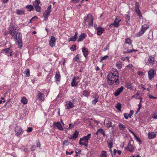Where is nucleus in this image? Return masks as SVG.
Segmentation results:
<instances>
[{
  "label": "nucleus",
  "instance_id": "nucleus-1",
  "mask_svg": "<svg viewBox=\"0 0 157 157\" xmlns=\"http://www.w3.org/2000/svg\"><path fill=\"white\" fill-rule=\"evenodd\" d=\"M9 33L11 35L12 39H13L17 43L18 47L21 49L22 46L21 34L17 30L16 27L13 24L10 25Z\"/></svg>",
  "mask_w": 157,
  "mask_h": 157
},
{
  "label": "nucleus",
  "instance_id": "nucleus-2",
  "mask_svg": "<svg viewBox=\"0 0 157 157\" xmlns=\"http://www.w3.org/2000/svg\"><path fill=\"white\" fill-rule=\"evenodd\" d=\"M118 77V71L116 69H112L108 75L107 81L108 84L112 85L118 83L119 82Z\"/></svg>",
  "mask_w": 157,
  "mask_h": 157
},
{
  "label": "nucleus",
  "instance_id": "nucleus-3",
  "mask_svg": "<svg viewBox=\"0 0 157 157\" xmlns=\"http://www.w3.org/2000/svg\"><path fill=\"white\" fill-rule=\"evenodd\" d=\"M83 22L86 24L87 23L90 26H92L93 24V17L90 14H88L87 17H84Z\"/></svg>",
  "mask_w": 157,
  "mask_h": 157
},
{
  "label": "nucleus",
  "instance_id": "nucleus-4",
  "mask_svg": "<svg viewBox=\"0 0 157 157\" xmlns=\"http://www.w3.org/2000/svg\"><path fill=\"white\" fill-rule=\"evenodd\" d=\"M52 9V6L49 5L47 9L45 11L44 13L43 14V16L46 20L48 17L49 14L51 12Z\"/></svg>",
  "mask_w": 157,
  "mask_h": 157
},
{
  "label": "nucleus",
  "instance_id": "nucleus-5",
  "mask_svg": "<svg viewBox=\"0 0 157 157\" xmlns=\"http://www.w3.org/2000/svg\"><path fill=\"white\" fill-rule=\"evenodd\" d=\"M10 48L11 47L10 46L9 48L3 49L2 50V52L5 53L8 56H11L12 55V53H13V52Z\"/></svg>",
  "mask_w": 157,
  "mask_h": 157
},
{
  "label": "nucleus",
  "instance_id": "nucleus-6",
  "mask_svg": "<svg viewBox=\"0 0 157 157\" xmlns=\"http://www.w3.org/2000/svg\"><path fill=\"white\" fill-rule=\"evenodd\" d=\"M79 82V80L78 77L74 76L72 79V82L71 83V86L72 87L77 86Z\"/></svg>",
  "mask_w": 157,
  "mask_h": 157
},
{
  "label": "nucleus",
  "instance_id": "nucleus-7",
  "mask_svg": "<svg viewBox=\"0 0 157 157\" xmlns=\"http://www.w3.org/2000/svg\"><path fill=\"white\" fill-rule=\"evenodd\" d=\"M148 78L150 80L153 78L155 75V72L153 69H151L148 72Z\"/></svg>",
  "mask_w": 157,
  "mask_h": 157
},
{
  "label": "nucleus",
  "instance_id": "nucleus-8",
  "mask_svg": "<svg viewBox=\"0 0 157 157\" xmlns=\"http://www.w3.org/2000/svg\"><path fill=\"white\" fill-rule=\"evenodd\" d=\"M121 21V19H118L117 17H116L115 19L114 22L113 23L109 25V27L110 28H111L113 27V26L115 27H118L119 26V23Z\"/></svg>",
  "mask_w": 157,
  "mask_h": 157
},
{
  "label": "nucleus",
  "instance_id": "nucleus-9",
  "mask_svg": "<svg viewBox=\"0 0 157 157\" xmlns=\"http://www.w3.org/2000/svg\"><path fill=\"white\" fill-rule=\"evenodd\" d=\"M145 62L147 65H152L154 63L155 59L153 57L150 56L145 60Z\"/></svg>",
  "mask_w": 157,
  "mask_h": 157
},
{
  "label": "nucleus",
  "instance_id": "nucleus-10",
  "mask_svg": "<svg viewBox=\"0 0 157 157\" xmlns=\"http://www.w3.org/2000/svg\"><path fill=\"white\" fill-rule=\"evenodd\" d=\"M15 132L16 133L17 136H19L24 132V130L22 129L21 127L16 126L15 129Z\"/></svg>",
  "mask_w": 157,
  "mask_h": 157
},
{
  "label": "nucleus",
  "instance_id": "nucleus-11",
  "mask_svg": "<svg viewBox=\"0 0 157 157\" xmlns=\"http://www.w3.org/2000/svg\"><path fill=\"white\" fill-rule=\"evenodd\" d=\"M132 141L131 140L129 141L128 146L124 147L125 149H127L130 152H132L133 151L134 149V147L131 144Z\"/></svg>",
  "mask_w": 157,
  "mask_h": 157
},
{
  "label": "nucleus",
  "instance_id": "nucleus-12",
  "mask_svg": "<svg viewBox=\"0 0 157 157\" xmlns=\"http://www.w3.org/2000/svg\"><path fill=\"white\" fill-rule=\"evenodd\" d=\"M91 137V134H89L87 135L84 136L83 138H81V140H85V144H82L84 145L85 147H87L88 146V140Z\"/></svg>",
  "mask_w": 157,
  "mask_h": 157
},
{
  "label": "nucleus",
  "instance_id": "nucleus-13",
  "mask_svg": "<svg viewBox=\"0 0 157 157\" xmlns=\"http://www.w3.org/2000/svg\"><path fill=\"white\" fill-rule=\"evenodd\" d=\"M56 41L55 37L53 36H51L49 41V45L52 47H54L55 46Z\"/></svg>",
  "mask_w": 157,
  "mask_h": 157
},
{
  "label": "nucleus",
  "instance_id": "nucleus-14",
  "mask_svg": "<svg viewBox=\"0 0 157 157\" xmlns=\"http://www.w3.org/2000/svg\"><path fill=\"white\" fill-rule=\"evenodd\" d=\"M44 95L43 93H41L39 91L38 92L37 98L39 100L41 101H44Z\"/></svg>",
  "mask_w": 157,
  "mask_h": 157
},
{
  "label": "nucleus",
  "instance_id": "nucleus-15",
  "mask_svg": "<svg viewBox=\"0 0 157 157\" xmlns=\"http://www.w3.org/2000/svg\"><path fill=\"white\" fill-rule=\"evenodd\" d=\"M124 89V87L121 86L120 88H118L116 90L115 93L114 95L115 96H117L119 95L120 93L123 91Z\"/></svg>",
  "mask_w": 157,
  "mask_h": 157
},
{
  "label": "nucleus",
  "instance_id": "nucleus-16",
  "mask_svg": "<svg viewBox=\"0 0 157 157\" xmlns=\"http://www.w3.org/2000/svg\"><path fill=\"white\" fill-rule=\"evenodd\" d=\"M87 35L85 33H82L79 36L77 40L78 42H80L83 40L86 36Z\"/></svg>",
  "mask_w": 157,
  "mask_h": 157
},
{
  "label": "nucleus",
  "instance_id": "nucleus-17",
  "mask_svg": "<svg viewBox=\"0 0 157 157\" xmlns=\"http://www.w3.org/2000/svg\"><path fill=\"white\" fill-rule=\"evenodd\" d=\"M78 33L77 32L75 33V34L74 36H72L68 39V41L70 42L75 41L77 38V36L78 35Z\"/></svg>",
  "mask_w": 157,
  "mask_h": 157
},
{
  "label": "nucleus",
  "instance_id": "nucleus-18",
  "mask_svg": "<svg viewBox=\"0 0 157 157\" xmlns=\"http://www.w3.org/2000/svg\"><path fill=\"white\" fill-rule=\"evenodd\" d=\"M53 125L57 127L59 130H63V129L61 124L59 122H54Z\"/></svg>",
  "mask_w": 157,
  "mask_h": 157
},
{
  "label": "nucleus",
  "instance_id": "nucleus-19",
  "mask_svg": "<svg viewBox=\"0 0 157 157\" xmlns=\"http://www.w3.org/2000/svg\"><path fill=\"white\" fill-rule=\"evenodd\" d=\"M65 106L67 108H71L74 107V105L71 101H67L66 103Z\"/></svg>",
  "mask_w": 157,
  "mask_h": 157
},
{
  "label": "nucleus",
  "instance_id": "nucleus-20",
  "mask_svg": "<svg viewBox=\"0 0 157 157\" xmlns=\"http://www.w3.org/2000/svg\"><path fill=\"white\" fill-rule=\"evenodd\" d=\"M148 138L149 139H152L155 138L156 136L155 133L152 132H149L148 133Z\"/></svg>",
  "mask_w": 157,
  "mask_h": 157
},
{
  "label": "nucleus",
  "instance_id": "nucleus-21",
  "mask_svg": "<svg viewBox=\"0 0 157 157\" xmlns=\"http://www.w3.org/2000/svg\"><path fill=\"white\" fill-rule=\"evenodd\" d=\"M97 34L98 35H101L104 31V29L100 27L98 28L97 29Z\"/></svg>",
  "mask_w": 157,
  "mask_h": 157
},
{
  "label": "nucleus",
  "instance_id": "nucleus-22",
  "mask_svg": "<svg viewBox=\"0 0 157 157\" xmlns=\"http://www.w3.org/2000/svg\"><path fill=\"white\" fill-rule=\"evenodd\" d=\"M82 51L84 56L86 57L88 55V49L85 48H82Z\"/></svg>",
  "mask_w": 157,
  "mask_h": 157
},
{
  "label": "nucleus",
  "instance_id": "nucleus-23",
  "mask_svg": "<svg viewBox=\"0 0 157 157\" xmlns=\"http://www.w3.org/2000/svg\"><path fill=\"white\" fill-rule=\"evenodd\" d=\"M149 25L147 24H144L143 23H142L141 29H144L145 31L149 28Z\"/></svg>",
  "mask_w": 157,
  "mask_h": 157
},
{
  "label": "nucleus",
  "instance_id": "nucleus-24",
  "mask_svg": "<svg viewBox=\"0 0 157 157\" xmlns=\"http://www.w3.org/2000/svg\"><path fill=\"white\" fill-rule=\"evenodd\" d=\"M16 14L18 15H22L25 14V11L23 10H16Z\"/></svg>",
  "mask_w": 157,
  "mask_h": 157
},
{
  "label": "nucleus",
  "instance_id": "nucleus-25",
  "mask_svg": "<svg viewBox=\"0 0 157 157\" xmlns=\"http://www.w3.org/2000/svg\"><path fill=\"white\" fill-rule=\"evenodd\" d=\"M26 7L28 10L29 11L33 10L34 9L33 6L31 5L26 6Z\"/></svg>",
  "mask_w": 157,
  "mask_h": 157
},
{
  "label": "nucleus",
  "instance_id": "nucleus-26",
  "mask_svg": "<svg viewBox=\"0 0 157 157\" xmlns=\"http://www.w3.org/2000/svg\"><path fill=\"white\" fill-rule=\"evenodd\" d=\"M21 102L24 104H26L28 102V100L25 97H22L21 100Z\"/></svg>",
  "mask_w": 157,
  "mask_h": 157
},
{
  "label": "nucleus",
  "instance_id": "nucleus-27",
  "mask_svg": "<svg viewBox=\"0 0 157 157\" xmlns=\"http://www.w3.org/2000/svg\"><path fill=\"white\" fill-rule=\"evenodd\" d=\"M40 3V1L39 0H36L33 3V6L34 7L39 6Z\"/></svg>",
  "mask_w": 157,
  "mask_h": 157
},
{
  "label": "nucleus",
  "instance_id": "nucleus-28",
  "mask_svg": "<svg viewBox=\"0 0 157 157\" xmlns=\"http://www.w3.org/2000/svg\"><path fill=\"white\" fill-rule=\"evenodd\" d=\"M99 157H107L106 151H102Z\"/></svg>",
  "mask_w": 157,
  "mask_h": 157
},
{
  "label": "nucleus",
  "instance_id": "nucleus-29",
  "mask_svg": "<svg viewBox=\"0 0 157 157\" xmlns=\"http://www.w3.org/2000/svg\"><path fill=\"white\" fill-rule=\"evenodd\" d=\"M125 43L128 44L129 45H131L132 46V41L129 38H127L125 39Z\"/></svg>",
  "mask_w": 157,
  "mask_h": 157
},
{
  "label": "nucleus",
  "instance_id": "nucleus-30",
  "mask_svg": "<svg viewBox=\"0 0 157 157\" xmlns=\"http://www.w3.org/2000/svg\"><path fill=\"white\" fill-rule=\"evenodd\" d=\"M113 143L112 142H110L108 144V146L109 148L110 151L112 154L113 153H112V150L111 149V148L113 147Z\"/></svg>",
  "mask_w": 157,
  "mask_h": 157
},
{
  "label": "nucleus",
  "instance_id": "nucleus-31",
  "mask_svg": "<svg viewBox=\"0 0 157 157\" xmlns=\"http://www.w3.org/2000/svg\"><path fill=\"white\" fill-rule=\"evenodd\" d=\"M82 94L83 96L88 97L90 94V93L87 90H84L83 91Z\"/></svg>",
  "mask_w": 157,
  "mask_h": 157
},
{
  "label": "nucleus",
  "instance_id": "nucleus-32",
  "mask_svg": "<svg viewBox=\"0 0 157 157\" xmlns=\"http://www.w3.org/2000/svg\"><path fill=\"white\" fill-rule=\"evenodd\" d=\"M60 78V75L59 73H56L55 78V79L56 80V81H59Z\"/></svg>",
  "mask_w": 157,
  "mask_h": 157
},
{
  "label": "nucleus",
  "instance_id": "nucleus-33",
  "mask_svg": "<svg viewBox=\"0 0 157 157\" xmlns=\"http://www.w3.org/2000/svg\"><path fill=\"white\" fill-rule=\"evenodd\" d=\"M135 11L137 13L138 16L139 17V18L140 19H142V16L141 14L140 10H136Z\"/></svg>",
  "mask_w": 157,
  "mask_h": 157
},
{
  "label": "nucleus",
  "instance_id": "nucleus-34",
  "mask_svg": "<svg viewBox=\"0 0 157 157\" xmlns=\"http://www.w3.org/2000/svg\"><path fill=\"white\" fill-rule=\"evenodd\" d=\"M78 134V132L75 130L73 135L72 136V137L74 138V139H76L77 137Z\"/></svg>",
  "mask_w": 157,
  "mask_h": 157
},
{
  "label": "nucleus",
  "instance_id": "nucleus-35",
  "mask_svg": "<svg viewBox=\"0 0 157 157\" xmlns=\"http://www.w3.org/2000/svg\"><path fill=\"white\" fill-rule=\"evenodd\" d=\"M145 32V31L141 29V30L137 33V36H142Z\"/></svg>",
  "mask_w": 157,
  "mask_h": 157
},
{
  "label": "nucleus",
  "instance_id": "nucleus-36",
  "mask_svg": "<svg viewBox=\"0 0 157 157\" xmlns=\"http://www.w3.org/2000/svg\"><path fill=\"white\" fill-rule=\"evenodd\" d=\"M106 127L108 128L110 127H112L113 126L112 125V121H108L106 124Z\"/></svg>",
  "mask_w": 157,
  "mask_h": 157
},
{
  "label": "nucleus",
  "instance_id": "nucleus-37",
  "mask_svg": "<svg viewBox=\"0 0 157 157\" xmlns=\"http://www.w3.org/2000/svg\"><path fill=\"white\" fill-rule=\"evenodd\" d=\"M119 128L120 130H124L125 128V126L122 124L120 123L119 125Z\"/></svg>",
  "mask_w": 157,
  "mask_h": 157
},
{
  "label": "nucleus",
  "instance_id": "nucleus-38",
  "mask_svg": "<svg viewBox=\"0 0 157 157\" xmlns=\"http://www.w3.org/2000/svg\"><path fill=\"white\" fill-rule=\"evenodd\" d=\"M98 97L97 96L94 99L92 100V103L93 104L95 105L98 101Z\"/></svg>",
  "mask_w": 157,
  "mask_h": 157
},
{
  "label": "nucleus",
  "instance_id": "nucleus-39",
  "mask_svg": "<svg viewBox=\"0 0 157 157\" xmlns=\"http://www.w3.org/2000/svg\"><path fill=\"white\" fill-rule=\"evenodd\" d=\"M116 66L118 69H120L122 67L121 63L120 62H117V63Z\"/></svg>",
  "mask_w": 157,
  "mask_h": 157
},
{
  "label": "nucleus",
  "instance_id": "nucleus-40",
  "mask_svg": "<svg viewBox=\"0 0 157 157\" xmlns=\"http://www.w3.org/2000/svg\"><path fill=\"white\" fill-rule=\"evenodd\" d=\"M70 49L72 51H74L76 50V46L75 45H73L70 48Z\"/></svg>",
  "mask_w": 157,
  "mask_h": 157
},
{
  "label": "nucleus",
  "instance_id": "nucleus-41",
  "mask_svg": "<svg viewBox=\"0 0 157 157\" xmlns=\"http://www.w3.org/2000/svg\"><path fill=\"white\" fill-rule=\"evenodd\" d=\"M109 56H108L106 55L105 56H104L101 57V59L100 61V62H101L103 60H106L108 58Z\"/></svg>",
  "mask_w": 157,
  "mask_h": 157
},
{
  "label": "nucleus",
  "instance_id": "nucleus-42",
  "mask_svg": "<svg viewBox=\"0 0 157 157\" xmlns=\"http://www.w3.org/2000/svg\"><path fill=\"white\" fill-rule=\"evenodd\" d=\"M69 142L67 140H65L63 143V145L67 146L69 144Z\"/></svg>",
  "mask_w": 157,
  "mask_h": 157
},
{
  "label": "nucleus",
  "instance_id": "nucleus-43",
  "mask_svg": "<svg viewBox=\"0 0 157 157\" xmlns=\"http://www.w3.org/2000/svg\"><path fill=\"white\" fill-rule=\"evenodd\" d=\"M136 7H135V11L136 10H138L139 9V3L138 2H136Z\"/></svg>",
  "mask_w": 157,
  "mask_h": 157
},
{
  "label": "nucleus",
  "instance_id": "nucleus-44",
  "mask_svg": "<svg viewBox=\"0 0 157 157\" xmlns=\"http://www.w3.org/2000/svg\"><path fill=\"white\" fill-rule=\"evenodd\" d=\"M58 97H57V98L55 99V100H54L51 103V105H53V103H56V104H55V105H54V106H55L56 105H57V102H56V101H57L58 99Z\"/></svg>",
  "mask_w": 157,
  "mask_h": 157
},
{
  "label": "nucleus",
  "instance_id": "nucleus-45",
  "mask_svg": "<svg viewBox=\"0 0 157 157\" xmlns=\"http://www.w3.org/2000/svg\"><path fill=\"white\" fill-rule=\"evenodd\" d=\"M25 72L27 76H29L30 75V71L29 69H26Z\"/></svg>",
  "mask_w": 157,
  "mask_h": 157
},
{
  "label": "nucleus",
  "instance_id": "nucleus-46",
  "mask_svg": "<svg viewBox=\"0 0 157 157\" xmlns=\"http://www.w3.org/2000/svg\"><path fill=\"white\" fill-rule=\"evenodd\" d=\"M35 8L36 11L39 12H40L41 8L39 6L35 7Z\"/></svg>",
  "mask_w": 157,
  "mask_h": 157
},
{
  "label": "nucleus",
  "instance_id": "nucleus-47",
  "mask_svg": "<svg viewBox=\"0 0 157 157\" xmlns=\"http://www.w3.org/2000/svg\"><path fill=\"white\" fill-rule=\"evenodd\" d=\"M139 93H136V94L134 95L132 97L135 98H136V99H140V97L139 98V97H138V96L139 95Z\"/></svg>",
  "mask_w": 157,
  "mask_h": 157
},
{
  "label": "nucleus",
  "instance_id": "nucleus-48",
  "mask_svg": "<svg viewBox=\"0 0 157 157\" xmlns=\"http://www.w3.org/2000/svg\"><path fill=\"white\" fill-rule=\"evenodd\" d=\"M85 140H81V139H80L79 144L82 145H84L82 144H85Z\"/></svg>",
  "mask_w": 157,
  "mask_h": 157
},
{
  "label": "nucleus",
  "instance_id": "nucleus-49",
  "mask_svg": "<svg viewBox=\"0 0 157 157\" xmlns=\"http://www.w3.org/2000/svg\"><path fill=\"white\" fill-rule=\"evenodd\" d=\"M149 98L151 99H156L157 97H154L153 96L151 95V94H149L148 95Z\"/></svg>",
  "mask_w": 157,
  "mask_h": 157
},
{
  "label": "nucleus",
  "instance_id": "nucleus-50",
  "mask_svg": "<svg viewBox=\"0 0 157 157\" xmlns=\"http://www.w3.org/2000/svg\"><path fill=\"white\" fill-rule=\"evenodd\" d=\"M124 118L126 119H128V117H129V116H128V114L127 113H124Z\"/></svg>",
  "mask_w": 157,
  "mask_h": 157
},
{
  "label": "nucleus",
  "instance_id": "nucleus-51",
  "mask_svg": "<svg viewBox=\"0 0 157 157\" xmlns=\"http://www.w3.org/2000/svg\"><path fill=\"white\" fill-rule=\"evenodd\" d=\"M75 60L78 62H79V58L78 56V55H77L74 58Z\"/></svg>",
  "mask_w": 157,
  "mask_h": 157
},
{
  "label": "nucleus",
  "instance_id": "nucleus-52",
  "mask_svg": "<svg viewBox=\"0 0 157 157\" xmlns=\"http://www.w3.org/2000/svg\"><path fill=\"white\" fill-rule=\"evenodd\" d=\"M33 130V128L32 127H28V129L27 130V132H32Z\"/></svg>",
  "mask_w": 157,
  "mask_h": 157
},
{
  "label": "nucleus",
  "instance_id": "nucleus-53",
  "mask_svg": "<svg viewBox=\"0 0 157 157\" xmlns=\"http://www.w3.org/2000/svg\"><path fill=\"white\" fill-rule=\"evenodd\" d=\"M121 104L120 103H118L116 106V108H121Z\"/></svg>",
  "mask_w": 157,
  "mask_h": 157
},
{
  "label": "nucleus",
  "instance_id": "nucleus-54",
  "mask_svg": "<svg viewBox=\"0 0 157 157\" xmlns=\"http://www.w3.org/2000/svg\"><path fill=\"white\" fill-rule=\"evenodd\" d=\"M35 148L36 147L34 145H33L31 147L30 150L32 151H34L35 150Z\"/></svg>",
  "mask_w": 157,
  "mask_h": 157
},
{
  "label": "nucleus",
  "instance_id": "nucleus-55",
  "mask_svg": "<svg viewBox=\"0 0 157 157\" xmlns=\"http://www.w3.org/2000/svg\"><path fill=\"white\" fill-rule=\"evenodd\" d=\"M74 152V151H71V152H68V151H66V154L67 155H71Z\"/></svg>",
  "mask_w": 157,
  "mask_h": 157
},
{
  "label": "nucleus",
  "instance_id": "nucleus-56",
  "mask_svg": "<svg viewBox=\"0 0 157 157\" xmlns=\"http://www.w3.org/2000/svg\"><path fill=\"white\" fill-rule=\"evenodd\" d=\"M104 131L103 130L101 129H100L98 130V132H99V133L100 134H102Z\"/></svg>",
  "mask_w": 157,
  "mask_h": 157
},
{
  "label": "nucleus",
  "instance_id": "nucleus-57",
  "mask_svg": "<svg viewBox=\"0 0 157 157\" xmlns=\"http://www.w3.org/2000/svg\"><path fill=\"white\" fill-rule=\"evenodd\" d=\"M74 126V125H73L71 124H69V127H68L67 129H71L73 128Z\"/></svg>",
  "mask_w": 157,
  "mask_h": 157
},
{
  "label": "nucleus",
  "instance_id": "nucleus-58",
  "mask_svg": "<svg viewBox=\"0 0 157 157\" xmlns=\"http://www.w3.org/2000/svg\"><path fill=\"white\" fill-rule=\"evenodd\" d=\"M136 139L138 141L141 142V140L139 138H138L135 135V136H134Z\"/></svg>",
  "mask_w": 157,
  "mask_h": 157
},
{
  "label": "nucleus",
  "instance_id": "nucleus-59",
  "mask_svg": "<svg viewBox=\"0 0 157 157\" xmlns=\"http://www.w3.org/2000/svg\"><path fill=\"white\" fill-rule=\"evenodd\" d=\"M142 101V98L141 97H140V103H139V104L138 105V106H139V108H140V107H141V101Z\"/></svg>",
  "mask_w": 157,
  "mask_h": 157
},
{
  "label": "nucleus",
  "instance_id": "nucleus-60",
  "mask_svg": "<svg viewBox=\"0 0 157 157\" xmlns=\"http://www.w3.org/2000/svg\"><path fill=\"white\" fill-rule=\"evenodd\" d=\"M134 111L132 110H131L130 113H129V115H130V117H131V116H132L133 114Z\"/></svg>",
  "mask_w": 157,
  "mask_h": 157
},
{
  "label": "nucleus",
  "instance_id": "nucleus-61",
  "mask_svg": "<svg viewBox=\"0 0 157 157\" xmlns=\"http://www.w3.org/2000/svg\"><path fill=\"white\" fill-rule=\"evenodd\" d=\"M138 75H143L144 73L142 71H139L138 72Z\"/></svg>",
  "mask_w": 157,
  "mask_h": 157
},
{
  "label": "nucleus",
  "instance_id": "nucleus-62",
  "mask_svg": "<svg viewBox=\"0 0 157 157\" xmlns=\"http://www.w3.org/2000/svg\"><path fill=\"white\" fill-rule=\"evenodd\" d=\"M37 18V17L36 16H35L33 17L29 21V22L28 23H30L32 22V20L34 18Z\"/></svg>",
  "mask_w": 157,
  "mask_h": 157
},
{
  "label": "nucleus",
  "instance_id": "nucleus-63",
  "mask_svg": "<svg viewBox=\"0 0 157 157\" xmlns=\"http://www.w3.org/2000/svg\"><path fill=\"white\" fill-rule=\"evenodd\" d=\"M127 20L128 21H129L130 20V16L129 15H127Z\"/></svg>",
  "mask_w": 157,
  "mask_h": 157
},
{
  "label": "nucleus",
  "instance_id": "nucleus-64",
  "mask_svg": "<svg viewBox=\"0 0 157 157\" xmlns=\"http://www.w3.org/2000/svg\"><path fill=\"white\" fill-rule=\"evenodd\" d=\"M128 130L131 133H132L134 135V136H135L136 134H135V133L131 129H129Z\"/></svg>",
  "mask_w": 157,
  "mask_h": 157
}]
</instances>
